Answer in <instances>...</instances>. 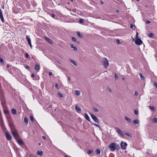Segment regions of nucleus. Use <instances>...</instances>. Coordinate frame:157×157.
<instances>
[{
	"label": "nucleus",
	"mask_w": 157,
	"mask_h": 157,
	"mask_svg": "<svg viewBox=\"0 0 157 157\" xmlns=\"http://www.w3.org/2000/svg\"><path fill=\"white\" fill-rule=\"evenodd\" d=\"M109 147L110 151H114L116 149V143H111L109 146Z\"/></svg>",
	"instance_id": "f257e3e1"
},
{
	"label": "nucleus",
	"mask_w": 157,
	"mask_h": 157,
	"mask_svg": "<svg viewBox=\"0 0 157 157\" xmlns=\"http://www.w3.org/2000/svg\"><path fill=\"white\" fill-rule=\"evenodd\" d=\"M103 65L105 68L108 67L109 66V61L106 58H104L102 61Z\"/></svg>",
	"instance_id": "f03ea898"
},
{
	"label": "nucleus",
	"mask_w": 157,
	"mask_h": 157,
	"mask_svg": "<svg viewBox=\"0 0 157 157\" xmlns=\"http://www.w3.org/2000/svg\"><path fill=\"white\" fill-rule=\"evenodd\" d=\"M90 115L91 117L93 120L96 123L99 124L100 121L98 118L94 115L92 114L91 113H90Z\"/></svg>",
	"instance_id": "7ed1b4c3"
},
{
	"label": "nucleus",
	"mask_w": 157,
	"mask_h": 157,
	"mask_svg": "<svg viewBox=\"0 0 157 157\" xmlns=\"http://www.w3.org/2000/svg\"><path fill=\"white\" fill-rule=\"evenodd\" d=\"M127 145V143L121 141V148L125 150L126 149V146Z\"/></svg>",
	"instance_id": "20e7f679"
},
{
	"label": "nucleus",
	"mask_w": 157,
	"mask_h": 157,
	"mask_svg": "<svg viewBox=\"0 0 157 157\" xmlns=\"http://www.w3.org/2000/svg\"><path fill=\"white\" fill-rule=\"evenodd\" d=\"M7 118L9 125L11 127L14 128V125L12 121L11 118V117L10 116H8L7 117Z\"/></svg>",
	"instance_id": "39448f33"
},
{
	"label": "nucleus",
	"mask_w": 157,
	"mask_h": 157,
	"mask_svg": "<svg viewBox=\"0 0 157 157\" xmlns=\"http://www.w3.org/2000/svg\"><path fill=\"white\" fill-rule=\"evenodd\" d=\"M116 131L121 136H124V133L119 128L117 127L115 128Z\"/></svg>",
	"instance_id": "423d86ee"
},
{
	"label": "nucleus",
	"mask_w": 157,
	"mask_h": 157,
	"mask_svg": "<svg viewBox=\"0 0 157 157\" xmlns=\"http://www.w3.org/2000/svg\"><path fill=\"white\" fill-rule=\"evenodd\" d=\"M26 39L31 49L32 48V45L31 44V40L29 36L28 35L26 36Z\"/></svg>",
	"instance_id": "0eeeda50"
},
{
	"label": "nucleus",
	"mask_w": 157,
	"mask_h": 157,
	"mask_svg": "<svg viewBox=\"0 0 157 157\" xmlns=\"http://www.w3.org/2000/svg\"><path fill=\"white\" fill-rule=\"evenodd\" d=\"M17 6H14L13 8V12L15 13H17L21 10L20 8H18Z\"/></svg>",
	"instance_id": "6e6552de"
},
{
	"label": "nucleus",
	"mask_w": 157,
	"mask_h": 157,
	"mask_svg": "<svg viewBox=\"0 0 157 157\" xmlns=\"http://www.w3.org/2000/svg\"><path fill=\"white\" fill-rule=\"evenodd\" d=\"M6 137L7 140L10 141L11 140L12 137L9 132L7 131L6 132Z\"/></svg>",
	"instance_id": "1a4fd4ad"
},
{
	"label": "nucleus",
	"mask_w": 157,
	"mask_h": 157,
	"mask_svg": "<svg viewBox=\"0 0 157 157\" xmlns=\"http://www.w3.org/2000/svg\"><path fill=\"white\" fill-rule=\"evenodd\" d=\"M12 132L13 135L15 138L18 137L19 136V135L16 130H12Z\"/></svg>",
	"instance_id": "9d476101"
},
{
	"label": "nucleus",
	"mask_w": 157,
	"mask_h": 157,
	"mask_svg": "<svg viewBox=\"0 0 157 157\" xmlns=\"http://www.w3.org/2000/svg\"><path fill=\"white\" fill-rule=\"evenodd\" d=\"M135 41V44L137 45H140L142 43V41L140 39L137 38Z\"/></svg>",
	"instance_id": "9b49d317"
},
{
	"label": "nucleus",
	"mask_w": 157,
	"mask_h": 157,
	"mask_svg": "<svg viewBox=\"0 0 157 157\" xmlns=\"http://www.w3.org/2000/svg\"><path fill=\"white\" fill-rule=\"evenodd\" d=\"M45 39L48 41L50 44H51L53 43V41L49 38L45 37Z\"/></svg>",
	"instance_id": "f8f14e48"
},
{
	"label": "nucleus",
	"mask_w": 157,
	"mask_h": 157,
	"mask_svg": "<svg viewBox=\"0 0 157 157\" xmlns=\"http://www.w3.org/2000/svg\"><path fill=\"white\" fill-rule=\"evenodd\" d=\"M75 109L76 111L79 113H81L82 111L81 109L79 108L77 105L75 106Z\"/></svg>",
	"instance_id": "ddd939ff"
},
{
	"label": "nucleus",
	"mask_w": 157,
	"mask_h": 157,
	"mask_svg": "<svg viewBox=\"0 0 157 157\" xmlns=\"http://www.w3.org/2000/svg\"><path fill=\"white\" fill-rule=\"evenodd\" d=\"M84 117H85V118L87 120H88L89 122H90V118L89 117V116H88V115L86 113H85L84 114Z\"/></svg>",
	"instance_id": "4468645a"
},
{
	"label": "nucleus",
	"mask_w": 157,
	"mask_h": 157,
	"mask_svg": "<svg viewBox=\"0 0 157 157\" xmlns=\"http://www.w3.org/2000/svg\"><path fill=\"white\" fill-rule=\"evenodd\" d=\"M0 96L2 98L4 97V94L2 88H0Z\"/></svg>",
	"instance_id": "2eb2a0df"
},
{
	"label": "nucleus",
	"mask_w": 157,
	"mask_h": 157,
	"mask_svg": "<svg viewBox=\"0 0 157 157\" xmlns=\"http://www.w3.org/2000/svg\"><path fill=\"white\" fill-rule=\"evenodd\" d=\"M70 62L71 63H73L75 66H77V63L75 61L72 60V59H70Z\"/></svg>",
	"instance_id": "dca6fc26"
},
{
	"label": "nucleus",
	"mask_w": 157,
	"mask_h": 157,
	"mask_svg": "<svg viewBox=\"0 0 157 157\" xmlns=\"http://www.w3.org/2000/svg\"><path fill=\"white\" fill-rule=\"evenodd\" d=\"M76 34L80 38H82L83 37V36L79 32H77Z\"/></svg>",
	"instance_id": "f3484780"
},
{
	"label": "nucleus",
	"mask_w": 157,
	"mask_h": 157,
	"mask_svg": "<svg viewBox=\"0 0 157 157\" xmlns=\"http://www.w3.org/2000/svg\"><path fill=\"white\" fill-rule=\"evenodd\" d=\"M70 47L73 48L74 51H76L77 50V48L76 46H74L73 44H71L70 45Z\"/></svg>",
	"instance_id": "a211bd4d"
},
{
	"label": "nucleus",
	"mask_w": 157,
	"mask_h": 157,
	"mask_svg": "<svg viewBox=\"0 0 157 157\" xmlns=\"http://www.w3.org/2000/svg\"><path fill=\"white\" fill-rule=\"evenodd\" d=\"M36 154L38 155H40V156H41L43 155V152L41 151H37L36 152Z\"/></svg>",
	"instance_id": "6ab92c4d"
},
{
	"label": "nucleus",
	"mask_w": 157,
	"mask_h": 157,
	"mask_svg": "<svg viewBox=\"0 0 157 157\" xmlns=\"http://www.w3.org/2000/svg\"><path fill=\"white\" fill-rule=\"evenodd\" d=\"M17 142L18 143L20 144V145H22L24 144V142L23 141L21 140L20 139L17 141Z\"/></svg>",
	"instance_id": "aec40b11"
},
{
	"label": "nucleus",
	"mask_w": 157,
	"mask_h": 157,
	"mask_svg": "<svg viewBox=\"0 0 157 157\" xmlns=\"http://www.w3.org/2000/svg\"><path fill=\"white\" fill-rule=\"evenodd\" d=\"M124 119L126 120L128 122L130 123L131 122H132V121L131 120V119L127 117H124Z\"/></svg>",
	"instance_id": "412c9836"
},
{
	"label": "nucleus",
	"mask_w": 157,
	"mask_h": 157,
	"mask_svg": "<svg viewBox=\"0 0 157 157\" xmlns=\"http://www.w3.org/2000/svg\"><path fill=\"white\" fill-rule=\"evenodd\" d=\"M18 4V2L17 1H14L13 2V4L14 6H17Z\"/></svg>",
	"instance_id": "4be33fe9"
},
{
	"label": "nucleus",
	"mask_w": 157,
	"mask_h": 157,
	"mask_svg": "<svg viewBox=\"0 0 157 157\" xmlns=\"http://www.w3.org/2000/svg\"><path fill=\"white\" fill-rule=\"evenodd\" d=\"M75 95L77 96H79L80 95V91L79 90H76L75 92Z\"/></svg>",
	"instance_id": "5701e85b"
},
{
	"label": "nucleus",
	"mask_w": 157,
	"mask_h": 157,
	"mask_svg": "<svg viewBox=\"0 0 157 157\" xmlns=\"http://www.w3.org/2000/svg\"><path fill=\"white\" fill-rule=\"evenodd\" d=\"M133 122L135 124H138L139 123V121L138 120L136 119L134 120L133 121Z\"/></svg>",
	"instance_id": "b1692460"
},
{
	"label": "nucleus",
	"mask_w": 157,
	"mask_h": 157,
	"mask_svg": "<svg viewBox=\"0 0 157 157\" xmlns=\"http://www.w3.org/2000/svg\"><path fill=\"white\" fill-rule=\"evenodd\" d=\"M35 69L36 70H40L39 66L38 64H36L35 66Z\"/></svg>",
	"instance_id": "393cba45"
},
{
	"label": "nucleus",
	"mask_w": 157,
	"mask_h": 157,
	"mask_svg": "<svg viewBox=\"0 0 157 157\" xmlns=\"http://www.w3.org/2000/svg\"><path fill=\"white\" fill-rule=\"evenodd\" d=\"M92 110L94 112H98L99 111V110H98L97 108L94 107H92Z\"/></svg>",
	"instance_id": "a878e982"
},
{
	"label": "nucleus",
	"mask_w": 157,
	"mask_h": 157,
	"mask_svg": "<svg viewBox=\"0 0 157 157\" xmlns=\"http://www.w3.org/2000/svg\"><path fill=\"white\" fill-rule=\"evenodd\" d=\"M24 121L26 124H28V120L26 117H25L24 118Z\"/></svg>",
	"instance_id": "bb28decb"
},
{
	"label": "nucleus",
	"mask_w": 157,
	"mask_h": 157,
	"mask_svg": "<svg viewBox=\"0 0 157 157\" xmlns=\"http://www.w3.org/2000/svg\"><path fill=\"white\" fill-rule=\"evenodd\" d=\"M25 58H26L28 59H29L30 58V56L29 55V54L27 53H26L25 54Z\"/></svg>",
	"instance_id": "cd10ccee"
},
{
	"label": "nucleus",
	"mask_w": 157,
	"mask_h": 157,
	"mask_svg": "<svg viewBox=\"0 0 157 157\" xmlns=\"http://www.w3.org/2000/svg\"><path fill=\"white\" fill-rule=\"evenodd\" d=\"M96 152L97 155H99L100 154V151L99 149H97L96 150Z\"/></svg>",
	"instance_id": "c85d7f7f"
},
{
	"label": "nucleus",
	"mask_w": 157,
	"mask_h": 157,
	"mask_svg": "<svg viewBox=\"0 0 157 157\" xmlns=\"http://www.w3.org/2000/svg\"><path fill=\"white\" fill-rule=\"evenodd\" d=\"M11 112L12 113L14 114H16L17 112L16 110L15 109H12L11 110Z\"/></svg>",
	"instance_id": "c756f323"
},
{
	"label": "nucleus",
	"mask_w": 157,
	"mask_h": 157,
	"mask_svg": "<svg viewBox=\"0 0 157 157\" xmlns=\"http://www.w3.org/2000/svg\"><path fill=\"white\" fill-rule=\"evenodd\" d=\"M93 151L91 150H88L87 151V153L88 154H91L93 153Z\"/></svg>",
	"instance_id": "7c9ffc66"
},
{
	"label": "nucleus",
	"mask_w": 157,
	"mask_h": 157,
	"mask_svg": "<svg viewBox=\"0 0 157 157\" xmlns=\"http://www.w3.org/2000/svg\"><path fill=\"white\" fill-rule=\"evenodd\" d=\"M125 134L126 136H129L130 137H132V135L131 134L129 133L126 132L124 133V135Z\"/></svg>",
	"instance_id": "2f4dec72"
},
{
	"label": "nucleus",
	"mask_w": 157,
	"mask_h": 157,
	"mask_svg": "<svg viewBox=\"0 0 157 157\" xmlns=\"http://www.w3.org/2000/svg\"><path fill=\"white\" fill-rule=\"evenodd\" d=\"M148 36L149 37H152L154 35L152 33H149Z\"/></svg>",
	"instance_id": "473e14b6"
},
{
	"label": "nucleus",
	"mask_w": 157,
	"mask_h": 157,
	"mask_svg": "<svg viewBox=\"0 0 157 157\" xmlns=\"http://www.w3.org/2000/svg\"><path fill=\"white\" fill-rule=\"evenodd\" d=\"M0 18L2 22H3L4 21V20L3 17V15H2L0 16Z\"/></svg>",
	"instance_id": "72a5a7b5"
},
{
	"label": "nucleus",
	"mask_w": 157,
	"mask_h": 157,
	"mask_svg": "<svg viewBox=\"0 0 157 157\" xmlns=\"http://www.w3.org/2000/svg\"><path fill=\"white\" fill-rule=\"evenodd\" d=\"M153 121L154 123L157 122V117H154L153 118Z\"/></svg>",
	"instance_id": "f704fd0d"
},
{
	"label": "nucleus",
	"mask_w": 157,
	"mask_h": 157,
	"mask_svg": "<svg viewBox=\"0 0 157 157\" xmlns=\"http://www.w3.org/2000/svg\"><path fill=\"white\" fill-rule=\"evenodd\" d=\"M72 40L74 42H76L77 41V39H76V38L74 37H72Z\"/></svg>",
	"instance_id": "c9c22d12"
},
{
	"label": "nucleus",
	"mask_w": 157,
	"mask_h": 157,
	"mask_svg": "<svg viewBox=\"0 0 157 157\" xmlns=\"http://www.w3.org/2000/svg\"><path fill=\"white\" fill-rule=\"evenodd\" d=\"M140 78L142 80H144V77L142 75L141 73H140Z\"/></svg>",
	"instance_id": "e433bc0d"
},
{
	"label": "nucleus",
	"mask_w": 157,
	"mask_h": 157,
	"mask_svg": "<svg viewBox=\"0 0 157 157\" xmlns=\"http://www.w3.org/2000/svg\"><path fill=\"white\" fill-rule=\"evenodd\" d=\"M57 95L60 97H63V94H62L60 93V92H58Z\"/></svg>",
	"instance_id": "4c0bfd02"
},
{
	"label": "nucleus",
	"mask_w": 157,
	"mask_h": 157,
	"mask_svg": "<svg viewBox=\"0 0 157 157\" xmlns=\"http://www.w3.org/2000/svg\"><path fill=\"white\" fill-rule=\"evenodd\" d=\"M116 149L118 150L120 149V147L119 145L117 144H116Z\"/></svg>",
	"instance_id": "58836bf2"
},
{
	"label": "nucleus",
	"mask_w": 157,
	"mask_h": 157,
	"mask_svg": "<svg viewBox=\"0 0 157 157\" xmlns=\"http://www.w3.org/2000/svg\"><path fill=\"white\" fill-rule=\"evenodd\" d=\"M79 22L81 23H83L84 22V20L82 19H80L79 20Z\"/></svg>",
	"instance_id": "ea45409f"
},
{
	"label": "nucleus",
	"mask_w": 157,
	"mask_h": 157,
	"mask_svg": "<svg viewBox=\"0 0 157 157\" xmlns=\"http://www.w3.org/2000/svg\"><path fill=\"white\" fill-rule=\"evenodd\" d=\"M0 62L1 63H2L3 64L4 63V61L3 59L2 58H0Z\"/></svg>",
	"instance_id": "a19ab883"
},
{
	"label": "nucleus",
	"mask_w": 157,
	"mask_h": 157,
	"mask_svg": "<svg viewBox=\"0 0 157 157\" xmlns=\"http://www.w3.org/2000/svg\"><path fill=\"white\" fill-rule=\"evenodd\" d=\"M4 113L5 114H8L9 113V111L8 110H4Z\"/></svg>",
	"instance_id": "79ce46f5"
},
{
	"label": "nucleus",
	"mask_w": 157,
	"mask_h": 157,
	"mask_svg": "<svg viewBox=\"0 0 157 157\" xmlns=\"http://www.w3.org/2000/svg\"><path fill=\"white\" fill-rule=\"evenodd\" d=\"M55 87H56V88H57V89H59V86H58V84H57V83H56L55 84Z\"/></svg>",
	"instance_id": "37998d69"
},
{
	"label": "nucleus",
	"mask_w": 157,
	"mask_h": 157,
	"mask_svg": "<svg viewBox=\"0 0 157 157\" xmlns=\"http://www.w3.org/2000/svg\"><path fill=\"white\" fill-rule=\"evenodd\" d=\"M30 119L31 120V121H32V122H33V121H34V118H33V117L32 116H31L30 117Z\"/></svg>",
	"instance_id": "c03bdc74"
},
{
	"label": "nucleus",
	"mask_w": 157,
	"mask_h": 157,
	"mask_svg": "<svg viewBox=\"0 0 157 157\" xmlns=\"http://www.w3.org/2000/svg\"><path fill=\"white\" fill-rule=\"evenodd\" d=\"M149 107L151 109L153 110H154V108L153 106H149Z\"/></svg>",
	"instance_id": "a18cd8bd"
},
{
	"label": "nucleus",
	"mask_w": 157,
	"mask_h": 157,
	"mask_svg": "<svg viewBox=\"0 0 157 157\" xmlns=\"http://www.w3.org/2000/svg\"><path fill=\"white\" fill-rule=\"evenodd\" d=\"M146 23L147 24H149L151 23V22L148 20H147L146 21Z\"/></svg>",
	"instance_id": "49530a36"
},
{
	"label": "nucleus",
	"mask_w": 157,
	"mask_h": 157,
	"mask_svg": "<svg viewBox=\"0 0 157 157\" xmlns=\"http://www.w3.org/2000/svg\"><path fill=\"white\" fill-rule=\"evenodd\" d=\"M134 113L136 115H138V111H137V110H135L134 111Z\"/></svg>",
	"instance_id": "de8ad7c7"
},
{
	"label": "nucleus",
	"mask_w": 157,
	"mask_h": 157,
	"mask_svg": "<svg viewBox=\"0 0 157 157\" xmlns=\"http://www.w3.org/2000/svg\"><path fill=\"white\" fill-rule=\"evenodd\" d=\"M114 77L116 79H117L118 78V76L116 73H114Z\"/></svg>",
	"instance_id": "09e8293b"
},
{
	"label": "nucleus",
	"mask_w": 157,
	"mask_h": 157,
	"mask_svg": "<svg viewBox=\"0 0 157 157\" xmlns=\"http://www.w3.org/2000/svg\"><path fill=\"white\" fill-rule=\"evenodd\" d=\"M154 85L157 89V83L156 82H154Z\"/></svg>",
	"instance_id": "8fccbe9b"
},
{
	"label": "nucleus",
	"mask_w": 157,
	"mask_h": 157,
	"mask_svg": "<svg viewBox=\"0 0 157 157\" xmlns=\"http://www.w3.org/2000/svg\"><path fill=\"white\" fill-rule=\"evenodd\" d=\"M0 123L1 125V126H3V125H4V124L3 121L1 122H0Z\"/></svg>",
	"instance_id": "3c124183"
},
{
	"label": "nucleus",
	"mask_w": 157,
	"mask_h": 157,
	"mask_svg": "<svg viewBox=\"0 0 157 157\" xmlns=\"http://www.w3.org/2000/svg\"><path fill=\"white\" fill-rule=\"evenodd\" d=\"M2 11L1 9H0V16L2 15Z\"/></svg>",
	"instance_id": "603ef678"
},
{
	"label": "nucleus",
	"mask_w": 157,
	"mask_h": 157,
	"mask_svg": "<svg viewBox=\"0 0 157 157\" xmlns=\"http://www.w3.org/2000/svg\"><path fill=\"white\" fill-rule=\"evenodd\" d=\"M116 42L118 44H119L120 43V40L119 39H117L116 40Z\"/></svg>",
	"instance_id": "864d4df0"
},
{
	"label": "nucleus",
	"mask_w": 157,
	"mask_h": 157,
	"mask_svg": "<svg viewBox=\"0 0 157 157\" xmlns=\"http://www.w3.org/2000/svg\"><path fill=\"white\" fill-rule=\"evenodd\" d=\"M35 76V75L33 74V73H32L31 75V77L32 78H33V77H34Z\"/></svg>",
	"instance_id": "5fc2aeb1"
},
{
	"label": "nucleus",
	"mask_w": 157,
	"mask_h": 157,
	"mask_svg": "<svg viewBox=\"0 0 157 157\" xmlns=\"http://www.w3.org/2000/svg\"><path fill=\"white\" fill-rule=\"evenodd\" d=\"M25 68L27 69H29L30 68V67L28 66L27 65H26L25 66Z\"/></svg>",
	"instance_id": "6e6d98bb"
},
{
	"label": "nucleus",
	"mask_w": 157,
	"mask_h": 157,
	"mask_svg": "<svg viewBox=\"0 0 157 157\" xmlns=\"http://www.w3.org/2000/svg\"><path fill=\"white\" fill-rule=\"evenodd\" d=\"M94 125L97 127H99V125L97 124H94Z\"/></svg>",
	"instance_id": "4d7b16f0"
},
{
	"label": "nucleus",
	"mask_w": 157,
	"mask_h": 157,
	"mask_svg": "<svg viewBox=\"0 0 157 157\" xmlns=\"http://www.w3.org/2000/svg\"><path fill=\"white\" fill-rule=\"evenodd\" d=\"M134 95L136 96H137L138 95V92L136 91H135Z\"/></svg>",
	"instance_id": "13d9d810"
},
{
	"label": "nucleus",
	"mask_w": 157,
	"mask_h": 157,
	"mask_svg": "<svg viewBox=\"0 0 157 157\" xmlns=\"http://www.w3.org/2000/svg\"><path fill=\"white\" fill-rule=\"evenodd\" d=\"M3 121L2 117H0V122H1Z\"/></svg>",
	"instance_id": "bf43d9fd"
},
{
	"label": "nucleus",
	"mask_w": 157,
	"mask_h": 157,
	"mask_svg": "<svg viewBox=\"0 0 157 157\" xmlns=\"http://www.w3.org/2000/svg\"><path fill=\"white\" fill-rule=\"evenodd\" d=\"M138 33L137 32H136V39H137L138 38Z\"/></svg>",
	"instance_id": "052dcab7"
},
{
	"label": "nucleus",
	"mask_w": 157,
	"mask_h": 157,
	"mask_svg": "<svg viewBox=\"0 0 157 157\" xmlns=\"http://www.w3.org/2000/svg\"><path fill=\"white\" fill-rule=\"evenodd\" d=\"M55 15L54 13H52L51 15V16L53 17H54Z\"/></svg>",
	"instance_id": "680f3d73"
},
{
	"label": "nucleus",
	"mask_w": 157,
	"mask_h": 157,
	"mask_svg": "<svg viewBox=\"0 0 157 157\" xmlns=\"http://www.w3.org/2000/svg\"><path fill=\"white\" fill-rule=\"evenodd\" d=\"M133 25L132 24H131L130 25V27L132 28L133 27Z\"/></svg>",
	"instance_id": "e2e57ef3"
},
{
	"label": "nucleus",
	"mask_w": 157,
	"mask_h": 157,
	"mask_svg": "<svg viewBox=\"0 0 157 157\" xmlns=\"http://www.w3.org/2000/svg\"><path fill=\"white\" fill-rule=\"evenodd\" d=\"M52 75V73L51 72H49V75L50 76Z\"/></svg>",
	"instance_id": "0e129e2a"
},
{
	"label": "nucleus",
	"mask_w": 157,
	"mask_h": 157,
	"mask_svg": "<svg viewBox=\"0 0 157 157\" xmlns=\"http://www.w3.org/2000/svg\"><path fill=\"white\" fill-rule=\"evenodd\" d=\"M10 67V65L8 64H7L6 67L7 68H9Z\"/></svg>",
	"instance_id": "69168bd1"
},
{
	"label": "nucleus",
	"mask_w": 157,
	"mask_h": 157,
	"mask_svg": "<svg viewBox=\"0 0 157 157\" xmlns=\"http://www.w3.org/2000/svg\"><path fill=\"white\" fill-rule=\"evenodd\" d=\"M100 3L102 4H103L104 3L102 1H100Z\"/></svg>",
	"instance_id": "338daca9"
},
{
	"label": "nucleus",
	"mask_w": 157,
	"mask_h": 157,
	"mask_svg": "<svg viewBox=\"0 0 157 157\" xmlns=\"http://www.w3.org/2000/svg\"><path fill=\"white\" fill-rule=\"evenodd\" d=\"M42 137L44 139V140L46 139V138L44 136H42Z\"/></svg>",
	"instance_id": "774afa93"
}]
</instances>
